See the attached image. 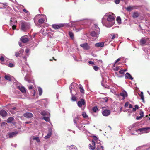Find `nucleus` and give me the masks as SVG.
Listing matches in <instances>:
<instances>
[{
	"label": "nucleus",
	"mask_w": 150,
	"mask_h": 150,
	"mask_svg": "<svg viewBox=\"0 0 150 150\" xmlns=\"http://www.w3.org/2000/svg\"><path fill=\"white\" fill-rule=\"evenodd\" d=\"M102 23L103 25L108 28H110L115 23V18L114 14L111 15L106 13L103 18Z\"/></svg>",
	"instance_id": "nucleus-1"
},
{
	"label": "nucleus",
	"mask_w": 150,
	"mask_h": 150,
	"mask_svg": "<svg viewBox=\"0 0 150 150\" xmlns=\"http://www.w3.org/2000/svg\"><path fill=\"white\" fill-rule=\"evenodd\" d=\"M73 121L74 125L79 130L84 132L85 133L88 132V131L85 129L84 125L89 124L88 122H86L85 120H83L82 121L80 120L78 116L74 118Z\"/></svg>",
	"instance_id": "nucleus-2"
},
{
	"label": "nucleus",
	"mask_w": 150,
	"mask_h": 150,
	"mask_svg": "<svg viewBox=\"0 0 150 150\" xmlns=\"http://www.w3.org/2000/svg\"><path fill=\"white\" fill-rule=\"evenodd\" d=\"M93 30L90 32V35L95 38H97L100 33V29L96 24H94L93 27Z\"/></svg>",
	"instance_id": "nucleus-3"
},
{
	"label": "nucleus",
	"mask_w": 150,
	"mask_h": 150,
	"mask_svg": "<svg viewBox=\"0 0 150 150\" xmlns=\"http://www.w3.org/2000/svg\"><path fill=\"white\" fill-rule=\"evenodd\" d=\"M30 25L28 22L22 21L21 23V29L23 31H26L27 30L30 29Z\"/></svg>",
	"instance_id": "nucleus-4"
},
{
	"label": "nucleus",
	"mask_w": 150,
	"mask_h": 150,
	"mask_svg": "<svg viewBox=\"0 0 150 150\" xmlns=\"http://www.w3.org/2000/svg\"><path fill=\"white\" fill-rule=\"evenodd\" d=\"M23 70L22 71V72L24 75L26 74V76L24 78L25 80L27 81H28V83H33L34 82V80H30L28 79L27 75L28 74V71H26L25 70L24 68H23Z\"/></svg>",
	"instance_id": "nucleus-5"
},
{
	"label": "nucleus",
	"mask_w": 150,
	"mask_h": 150,
	"mask_svg": "<svg viewBox=\"0 0 150 150\" xmlns=\"http://www.w3.org/2000/svg\"><path fill=\"white\" fill-rule=\"evenodd\" d=\"M138 131L143 133H147L150 132V127H143L138 129Z\"/></svg>",
	"instance_id": "nucleus-6"
},
{
	"label": "nucleus",
	"mask_w": 150,
	"mask_h": 150,
	"mask_svg": "<svg viewBox=\"0 0 150 150\" xmlns=\"http://www.w3.org/2000/svg\"><path fill=\"white\" fill-rule=\"evenodd\" d=\"M30 54V50L28 48H26L25 50V54L23 55V56H22V57L25 59V61H26L27 58L29 57Z\"/></svg>",
	"instance_id": "nucleus-7"
},
{
	"label": "nucleus",
	"mask_w": 150,
	"mask_h": 150,
	"mask_svg": "<svg viewBox=\"0 0 150 150\" xmlns=\"http://www.w3.org/2000/svg\"><path fill=\"white\" fill-rule=\"evenodd\" d=\"M64 24H54L52 25V27L55 29H57L59 28H61L64 27Z\"/></svg>",
	"instance_id": "nucleus-8"
},
{
	"label": "nucleus",
	"mask_w": 150,
	"mask_h": 150,
	"mask_svg": "<svg viewBox=\"0 0 150 150\" xmlns=\"http://www.w3.org/2000/svg\"><path fill=\"white\" fill-rule=\"evenodd\" d=\"M118 96H122V99L123 100L127 97L128 94L126 91L123 90L118 95Z\"/></svg>",
	"instance_id": "nucleus-9"
},
{
	"label": "nucleus",
	"mask_w": 150,
	"mask_h": 150,
	"mask_svg": "<svg viewBox=\"0 0 150 150\" xmlns=\"http://www.w3.org/2000/svg\"><path fill=\"white\" fill-rule=\"evenodd\" d=\"M125 72V71L123 70H121L119 72H115V75L118 77H122V75H123Z\"/></svg>",
	"instance_id": "nucleus-10"
},
{
	"label": "nucleus",
	"mask_w": 150,
	"mask_h": 150,
	"mask_svg": "<svg viewBox=\"0 0 150 150\" xmlns=\"http://www.w3.org/2000/svg\"><path fill=\"white\" fill-rule=\"evenodd\" d=\"M80 46L82 47L84 50H88L90 49V47L87 43L81 44L80 45Z\"/></svg>",
	"instance_id": "nucleus-11"
},
{
	"label": "nucleus",
	"mask_w": 150,
	"mask_h": 150,
	"mask_svg": "<svg viewBox=\"0 0 150 150\" xmlns=\"http://www.w3.org/2000/svg\"><path fill=\"white\" fill-rule=\"evenodd\" d=\"M110 111L107 109L104 110L102 112V115L103 116L105 117L108 116L110 114Z\"/></svg>",
	"instance_id": "nucleus-12"
},
{
	"label": "nucleus",
	"mask_w": 150,
	"mask_h": 150,
	"mask_svg": "<svg viewBox=\"0 0 150 150\" xmlns=\"http://www.w3.org/2000/svg\"><path fill=\"white\" fill-rule=\"evenodd\" d=\"M24 52V50L22 49L21 48L20 50H19L18 52H16L15 53V56L16 57H22V56L23 55V54Z\"/></svg>",
	"instance_id": "nucleus-13"
},
{
	"label": "nucleus",
	"mask_w": 150,
	"mask_h": 150,
	"mask_svg": "<svg viewBox=\"0 0 150 150\" xmlns=\"http://www.w3.org/2000/svg\"><path fill=\"white\" fill-rule=\"evenodd\" d=\"M23 116L24 117L28 119L31 118L33 117V114L30 112L25 113L23 114Z\"/></svg>",
	"instance_id": "nucleus-14"
},
{
	"label": "nucleus",
	"mask_w": 150,
	"mask_h": 150,
	"mask_svg": "<svg viewBox=\"0 0 150 150\" xmlns=\"http://www.w3.org/2000/svg\"><path fill=\"white\" fill-rule=\"evenodd\" d=\"M21 42L25 43L28 41V39L25 36H23L20 39Z\"/></svg>",
	"instance_id": "nucleus-15"
},
{
	"label": "nucleus",
	"mask_w": 150,
	"mask_h": 150,
	"mask_svg": "<svg viewBox=\"0 0 150 150\" xmlns=\"http://www.w3.org/2000/svg\"><path fill=\"white\" fill-rule=\"evenodd\" d=\"M10 25L12 26V29L15 30L16 29V26L15 25L17 22V21L16 20H13V21L11 19L10 20Z\"/></svg>",
	"instance_id": "nucleus-16"
},
{
	"label": "nucleus",
	"mask_w": 150,
	"mask_h": 150,
	"mask_svg": "<svg viewBox=\"0 0 150 150\" xmlns=\"http://www.w3.org/2000/svg\"><path fill=\"white\" fill-rule=\"evenodd\" d=\"M85 100L84 99H82L80 101H79L77 102V105L79 107H81L82 105H85Z\"/></svg>",
	"instance_id": "nucleus-17"
},
{
	"label": "nucleus",
	"mask_w": 150,
	"mask_h": 150,
	"mask_svg": "<svg viewBox=\"0 0 150 150\" xmlns=\"http://www.w3.org/2000/svg\"><path fill=\"white\" fill-rule=\"evenodd\" d=\"M18 133L17 131H15L10 133L8 134L9 137L10 138H12L16 136Z\"/></svg>",
	"instance_id": "nucleus-18"
},
{
	"label": "nucleus",
	"mask_w": 150,
	"mask_h": 150,
	"mask_svg": "<svg viewBox=\"0 0 150 150\" xmlns=\"http://www.w3.org/2000/svg\"><path fill=\"white\" fill-rule=\"evenodd\" d=\"M17 88L22 93H24L26 92L25 88L24 87L22 86H17Z\"/></svg>",
	"instance_id": "nucleus-19"
},
{
	"label": "nucleus",
	"mask_w": 150,
	"mask_h": 150,
	"mask_svg": "<svg viewBox=\"0 0 150 150\" xmlns=\"http://www.w3.org/2000/svg\"><path fill=\"white\" fill-rule=\"evenodd\" d=\"M0 114L3 117L6 116L7 113L6 111L4 110H1L0 111Z\"/></svg>",
	"instance_id": "nucleus-20"
},
{
	"label": "nucleus",
	"mask_w": 150,
	"mask_h": 150,
	"mask_svg": "<svg viewBox=\"0 0 150 150\" xmlns=\"http://www.w3.org/2000/svg\"><path fill=\"white\" fill-rule=\"evenodd\" d=\"M104 46V42H99L96 43L95 44V46L96 47H103Z\"/></svg>",
	"instance_id": "nucleus-21"
},
{
	"label": "nucleus",
	"mask_w": 150,
	"mask_h": 150,
	"mask_svg": "<svg viewBox=\"0 0 150 150\" xmlns=\"http://www.w3.org/2000/svg\"><path fill=\"white\" fill-rule=\"evenodd\" d=\"M125 79H129L132 80L133 79V78L132 76L128 72L126 73L125 75Z\"/></svg>",
	"instance_id": "nucleus-22"
},
{
	"label": "nucleus",
	"mask_w": 150,
	"mask_h": 150,
	"mask_svg": "<svg viewBox=\"0 0 150 150\" xmlns=\"http://www.w3.org/2000/svg\"><path fill=\"white\" fill-rule=\"evenodd\" d=\"M41 114L45 116H50V113L47 111H43L41 112Z\"/></svg>",
	"instance_id": "nucleus-23"
},
{
	"label": "nucleus",
	"mask_w": 150,
	"mask_h": 150,
	"mask_svg": "<svg viewBox=\"0 0 150 150\" xmlns=\"http://www.w3.org/2000/svg\"><path fill=\"white\" fill-rule=\"evenodd\" d=\"M38 43H36L34 41H33L30 45V47L33 49L38 45Z\"/></svg>",
	"instance_id": "nucleus-24"
},
{
	"label": "nucleus",
	"mask_w": 150,
	"mask_h": 150,
	"mask_svg": "<svg viewBox=\"0 0 150 150\" xmlns=\"http://www.w3.org/2000/svg\"><path fill=\"white\" fill-rule=\"evenodd\" d=\"M47 21V19H46L45 21L44 19L41 18L38 20V22L39 24H41L43 23L45 21L46 22Z\"/></svg>",
	"instance_id": "nucleus-25"
},
{
	"label": "nucleus",
	"mask_w": 150,
	"mask_h": 150,
	"mask_svg": "<svg viewBox=\"0 0 150 150\" xmlns=\"http://www.w3.org/2000/svg\"><path fill=\"white\" fill-rule=\"evenodd\" d=\"M11 76L10 75H5L4 76L5 79L9 81H10L11 80Z\"/></svg>",
	"instance_id": "nucleus-26"
},
{
	"label": "nucleus",
	"mask_w": 150,
	"mask_h": 150,
	"mask_svg": "<svg viewBox=\"0 0 150 150\" xmlns=\"http://www.w3.org/2000/svg\"><path fill=\"white\" fill-rule=\"evenodd\" d=\"M139 13L138 12H134L133 13L132 17L134 18H136L139 16Z\"/></svg>",
	"instance_id": "nucleus-27"
},
{
	"label": "nucleus",
	"mask_w": 150,
	"mask_h": 150,
	"mask_svg": "<svg viewBox=\"0 0 150 150\" xmlns=\"http://www.w3.org/2000/svg\"><path fill=\"white\" fill-rule=\"evenodd\" d=\"M69 150H77V148L74 145H71L68 146Z\"/></svg>",
	"instance_id": "nucleus-28"
},
{
	"label": "nucleus",
	"mask_w": 150,
	"mask_h": 150,
	"mask_svg": "<svg viewBox=\"0 0 150 150\" xmlns=\"http://www.w3.org/2000/svg\"><path fill=\"white\" fill-rule=\"evenodd\" d=\"M14 120V119L13 117L8 118L7 120L8 123H11Z\"/></svg>",
	"instance_id": "nucleus-29"
},
{
	"label": "nucleus",
	"mask_w": 150,
	"mask_h": 150,
	"mask_svg": "<svg viewBox=\"0 0 150 150\" xmlns=\"http://www.w3.org/2000/svg\"><path fill=\"white\" fill-rule=\"evenodd\" d=\"M68 34L71 39L73 40L74 39V35L73 33L71 31H69V32Z\"/></svg>",
	"instance_id": "nucleus-30"
},
{
	"label": "nucleus",
	"mask_w": 150,
	"mask_h": 150,
	"mask_svg": "<svg viewBox=\"0 0 150 150\" xmlns=\"http://www.w3.org/2000/svg\"><path fill=\"white\" fill-rule=\"evenodd\" d=\"M79 86H80L79 87V88L80 89V92L81 93H84V90L82 86L80 84L79 85Z\"/></svg>",
	"instance_id": "nucleus-31"
},
{
	"label": "nucleus",
	"mask_w": 150,
	"mask_h": 150,
	"mask_svg": "<svg viewBox=\"0 0 150 150\" xmlns=\"http://www.w3.org/2000/svg\"><path fill=\"white\" fill-rule=\"evenodd\" d=\"M50 116H46L43 117V119L47 122L50 121Z\"/></svg>",
	"instance_id": "nucleus-32"
},
{
	"label": "nucleus",
	"mask_w": 150,
	"mask_h": 150,
	"mask_svg": "<svg viewBox=\"0 0 150 150\" xmlns=\"http://www.w3.org/2000/svg\"><path fill=\"white\" fill-rule=\"evenodd\" d=\"M92 110L94 112H96L99 111L97 107L96 106L93 107L92 108Z\"/></svg>",
	"instance_id": "nucleus-33"
},
{
	"label": "nucleus",
	"mask_w": 150,
	"mask_h": 150,
	"mask_svg": "<svg viewBox=\"0 0 150 150\" xmlns=\"http://www.w3.org/2000/svg\"><path fill=\"white\" fill-rule=\"evenodd\" d=\"M38 90L39 95L40 96H41L42 95V89L40 87H38Z\"/></svg>",
	"instance_id": "nucleus-34"
},
{
	"label": "nucleus",
	"mask_w": 150,
	"mask_h": 150,
	"mask_svg": "<svg viewBox=\"0 0 150 150\" xmlns=\"http://www.w3.org/2000/svg\"><path fill=\"white\" fill-rule=\"evenodd\" d=\"M140 42L142 45H143L146 43V41L145 39L143 38L140 41Z\"/></svg>",
	"instance_id": "nucleus-35"
},
{
	"label": "nucleus",
	"mask_w": 150,
	"mask_h": 150,
	"mask_svg": "<svg viewBox=\"0 0 150 150\" xmlns=\"http://www.w3.org/2000/svg\"><path fill=\"white\" fill-rule=\"evenodd\" d=\"M82 115L83 117L85 118H87L88 117V115L86 114L85 112H83L82 114Z\"/></svg>",
	"instance_id": "nucleus-36"
},
{
	"label": "nucleus",
	"mask_w": 150,
	"mask_h": 150,
	"mask_svg": "<svg viewBox=\"0 0 150 150\" xmlns=\"http://www.w3.org/2000/svg\"><path fill=\"white\" fill-rule=\"evenodd\" d=\"M131 7V8L132 9V10L134 9H137L139 7V6H130Z\"/></svg>",
	"instance_id": "nucleus-37"
},
{
	"label": "nucleus",
	"mask_w": 150,
	"mask_h": 150,
	"mask_svg": "<svg viewBox=\"0 0 150 150\" xmlns=\"http://www.w3.org/2000/svg\"><path fill=\"white\" fill-rule=\"evenodd\" d=\"M139 96L141 97V99L143 100V101H144V96L143 92H141L139 94Z\"/></svg>",
	"instance_id": "nucleus-38"
},
{
	"label": "nucleus",
	"mask_w": 150,
	"mask_h": 150,
	"mask_svg": "<svg viewBox=\"0 0 150 150\" xmlns=\"http://www.w3.org/2000/svg\"><path fill=\"white\" fill-rule=\"evenodd\" d=\"M116 20L119 24H120L121 23V19L120 17H117L116 19Z\"/></svg>",
	"instance_id": "nucleus-39"
},
{
	"label": "nucleus",
	"mask_w": 150,
	"mask_h": 150,
	"mask_svg": "<svg viewBox=\"0 0 150 150\" xmlns=\"http://www.w3.org/2000/svg\"><path fill=\"white\" fill-rule=\"evenodd\" d=\"M33 140H35L38 143L40 142V140L39 139V137H34L33 138Z\"/></svg>",
	"instance_id": "nucleus-40"
},
{
	"label": "nucleus",
	"mask_w": 150,
	"mask_h": 150,
	"mask_svg": "<svg viewBox=\"0 0 150 150\" xmlns=\"http://www.w3.org/2000/svg\"><path fill=\"white\" fill-rule=\"evenodd\" d=\"M75 84L74 83H72L69 86V89L70 90V93L71 94H72V86H74V85Z\"/></svg>",
	"instance_id": "nucleus-41"
},
{
	"label": "nucleus",
	"mask_w": 150,
	"mask_h": 150,
	"mask_svg": "<svg viewBox=\"0 0 150 150\" xmlns=\"http://www.w3.org/2000/svg\"><path fill=\"white\" fill-rule=\"evenodd\" d=\"M71 94L72 95L71 100L73 101H76V99L75 96L72 93Z\"/></svg>",
	"instance_id": "nucleus-42"
},
{
	"label": "nucleus",
	"mask_w": 150,
	"mask_h": 150,
	"mask_svg": "<svg viewBox=\"0 0 150 150\" xmlns=\"http://www.w3.org/2000/svg\"><path fill=\"white\" fill-rule=\"evenodd\" d=\"M135 108H133V112H135L136 111V109H138L139 108V107L137 105H135Z\"/></svg>",
	"instance_id": "nucleus-43"
},
{
	"label": "nucleus",
	"mask_w": 150,
	"mask_h": 150,
	"mask_svg": "<svg viewBox=\"0 0 150 150\" xmlns=\"http://www.w3.org/2000/svg\"><path fill=\"white\" fill-rule=\"evenodd\" d=\"M38 33H34L33 35V37L32 38V41H33V40H35V37H37V36H36V35H38Z\"/></svg>",
	"instance_id": "nucleus-44"
},
{
	"label": "nucleus",
	"mask_w": 150,
	"mask_h": 150,
	"mask_svg": "<svg viewBox=\"0 0 150 150\" xmlns=\"http://www.w3.org/2000/svg\"><path fill=\"white\" fill-rule=\"evenodd\" d=\"M135 150H144L143 149V147L142 146L138 147L136 148Z\"/></svg>",
	"instance_id": "nucleus-45"
},
{
	"label": "nucleus",
	"mask_w": 150,
	"mask_h": 150,
	"mask_svg": "<svg viewBox=\"0 0 150 150\" xmlns=\"http://www.w3.org/2000/svg\"><path fill=\"white\" fill-rule=\"evenodd\" d=\"M90 149L91 150H94L95 148V146L94 145H92L91 144L89 145Z\"/></svg>",
	"instance_id": "nucleus-46"
},
{
	"label": "nucleus",
	"mask_w": 150,
	"mask_h": 150,
	"mask_svg": "<svg viewBox=\"0 0 150 150\" xmlns=\"http://www.w3.org/2000/svg\"><path fill=\"white\" fill-rule=\"evenodd\" d=\"M119 67H120L119 66H116L115 68H113V69L114 71H115L116 72H117V71H118L119 70V69H120Z\"/></svg>",
	"instance_id": "nucleus-47"
},
{
	"label": "nucleus",
	"mask_w": 150,
	"mask_h": 150,
	"mask_svg": "<svg viewBox=\"0 0 150 150\" xmlns=\"http://www.w3.org/2000/svg\"><path fill=\"white\" fill-rule=\"evenodd\" d=\"M8 110L12 114H14L16 112L15 111L13 110H12L10 108H9Z\"/></svg>",
	"instance_id": "nucleus-48"
},
{
	"label": "nucleus",
	"mask_w": 150,
	"mask_h": 150,
	"mask_svg": "<svg viewBox=\"0 0 150 150\" xmlns=\"http://www.w3.org/2000/svg\"><path fill=\"white\" fill-rule=\"evenodd\" d=\"M51 136V134L48 133L44 137V138L45 139H47L49 138Z\"/></svg>",
	"instance_id": "nucleus-49"
},
{
	"label": "nucleus",
	"mask_w": 150,
	"mask_h": 150,
	"mask_svg": "<svg viewBox=\"0 0 150 150\" xmlns=\"http://www.w3.org/2000/svg\"><path fill=\"white\" fill-rule=\"evenodd\" d=\"M99 68L96 66H94L93 69L95 71H97L98 70Z\"/></svg>",
	"instance_id": "nucleus-50"
},
{
	"label": "nucleus",
	"mask_w": 150,
	"mask_h": 150,
	"mask_svg": "<svg viewBox=\"0 0 150 150\" xmlns=\"http://www.w3.org/2000/svg\"><path fill=\"white\" fill-rule=\"evenodd\" d=\"M120 58H118V59H117V60L115 61V62H114V63H113V66L114 67H115L116 64L117 62H118V61H119L120 60Z\"/></svg>",
	"instance_id": "nucleus-51"
},
{
	"label": "nucleus",
	"mask_w": 150,
	"mask_h": 150,
	"mask_svg": "<svg viewBox=\"0 0 150 150\" xmlns=\"http://www.w3.org/2000/svg\"><path fill=\"white\" fill-rule=\"evenodd\" d=\"M77 21H71L70 25L72 26H74L75 25H76V23Z\"/></svg>",
	"instance_id": "nucleus-52"
},
{
	"label": "nucleus",
	"mask_w": 150,
	"mask_h": 150,
	"mask_svg": "<svg viewBox=\"0 0 150 150\" xmlns=\"http://www.w3.org/2000/svg\"><path fill=\"white\" fill-rule=\"evenodd\" d=\"M8 65L10 67H14V65L12 63L8 64Z\"/></svg>",
	"instance_id": "nucleus-53"
},
{
	"label": "nucleus",
	"mask_w": 150,
	"mask_h": 150,
	"mask_svg": "<svg viewBox=\"0 0 150 150\" xmlns=\"http://www.w3.org/2000/svg\"><path fill=\"white\" fill-rule=\"evenodd\" d=\"M140 115L142 117L144 116V113L142 110H141L139 113Z\"/></svg>",
	"instance_id": "nucleus-54"
},
{
	"label": "nucleus",
	"mask_w": 150,
	"mask_h": 150,
	"mask_svg": "<svg viewBox=\"0 0 150 150\" xmlns=\"http://www.w3.org/2000/svg\"><path fill=\"white\" fill-rule=\"evenodd\" d=\"M52 130L51 128H49L48 129V133H49L52 135Z\"/></svg>",
	"instance_id": "nucleus-55"
},
{
	"label": "nucleus",
	"mask_w": 150,
	"mask_h": 150,
	"mask_svg": "<svg viewBox=\"0 0 150 150\" xmlns=\"http://www.w3.org/2000/svg\"><path fill=\"white\" fill-rule=\"evenodd\" d=\"M28 89L30 90L33 89V86L32 85H29L28 86Z\"/></svg>",
	"instance_id": "nucleus-56"
},
{
	"label": "nucleus",
	"mask_w": 150,
	"mask_h": 150,
	"mask_svg": "<svg viewBox=\"0 0 150 150\" xmlns=\"http://www.w3.org/2000/svg\"><path fill=\"white\" fill-rule=\"evenodd\" d=\"M40 16V15H36V17L34 18V21L35 23H36V20H37L36 18H37V17Z\"/></svg>",
	"instance_id": "nucleus-57"
},
{
	"label": "nucleus",
	"mask_w": 150,
	"mask_h": 150,
	"mask_svg": "<svg viewBox=\"0 0 150 150\" xmlns=\"http://www.w3.org/2000/svg\"><path fill=\"white\" fill-rule=\"evenodd\" d=\"M126 9L128 11H129L132 10V9L131 8V7L130 6L126 8Z\"/></svg>",
	"instance_id": "nucleus-58"
},
{
	"label": "nucleus",
	"mask_w": 150,
	"mask_h": 150,
	"mask_svg": "<svg viewBox=\"0 0 150 150\" xmlns=\"http://www.w3.org/2000/svg\"><path fill=\"white\" fill-rule=\"evenodd\" d=\"M114 2L116 4H118L120 2V0H114Z\"/></svg>",
	"instance_id": "nucleus-59"
},
{
	"label": "nucleus",
	"mask_w": 150,
	"mask_h": 150,
	"mask_svg": "<svg viewBox=\"0 0 150 150\" xmlns=\"http://www.w3.org/2000/svg\"><path fill=\"white\" fill-rule=\"evenodd\" d=\"M111 35L112 36V38H111L112 39V40L114 39L115 37V34H111Z\"/></svg>",
	"instance_id": "nucleus-60"
},
{
	"label": "nucleus",
	"mask_w": 150,
	"mask_h": 150,
	"mask_svg": "<svg viewBox=\"0 0 150 150\" xmlns=\"http://www.w3.org/2000/svg\"><path fill=\"white\" fill-rule=\"evenodd\" d=\"M10 109H11L12 110H15V111L16 112H17V110H16V107H13V108H10Z\"/></svg>",
	"instance_id": "nucleus-61"
},
{
	"label": "nucleus",
	"mask_w": 150,
	"mask_h": 150,
	"mask_svg": "<svg viewBox=\"0 0 150 150\" xmlns=\"http://www.w3.org/2000/svg\"><path fill=\"white\" fill-rule=\"evenodd\" d=\"M129 102H127L125 103V107H127L129 105Z\"/></svg>",
	"instance_id": "nucleus-62"
},
{
	"label": "nucleus",
	"mask_w": 150,
	"mask_h": 150,
	"mask_svg": "<svg viewBox=\"0 0 150 150\" xmlns=\"http://www.w3.org/2000/svg\"><path fill=\"white\" fill-rule=\"evenodd\" d=\"M88 63L91 65L94 64V62L92 61H89L88 62Z\"/></svg>",
	"instance_id": "nucleus-63"
},
{
	"label": "nucleus",
	"mask_w": 150,
	"mask_h": 150,
	"mask_svg": "<svg viewBox=\"0 0 150 150\" xmlns=\"http://www.w3.org/2000/svg\"><path fill=\"white\" fill-rule=\"evenodd\" d=\"M142 118V117L140 116H137L136 117V119L137 120H139L140 119Z\"/></svg>",
	"instance_id": "nucleus-64"
}]
</instances>
